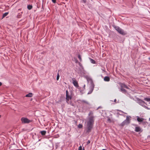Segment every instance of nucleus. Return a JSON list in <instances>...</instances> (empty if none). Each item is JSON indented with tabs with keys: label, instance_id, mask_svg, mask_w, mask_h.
I'll use <instances>...</instances> for the list:
<instances>
[{
	"label": "nucleus",
	"instance_id": "obj_1",
	"mask_svg": "<svg viewBox=\"0 0 150 150\" xmlns=\"http://www.w3.org/2000/svg\"><path fill=\"white\" fill-rule=\"evenodd\" d=\"M88 117L87 121L86 133H89L93 128L95 121V116L92 111H90L88 114Z\"/></svg>",
	"mask_w": 150,
	"mask_h": 150
},
{
	"label": "nucleus",
	"instance_id": "obj_2",
	"mask_svg": "<svg viewBox=\"0 0 150 150\" xmlns=\"http://www.w3.org/2000/svg\"><path fill=\"white\" fill-rule=\"evenodd\" d=\"M113 27L119 34L121 35H125L127 34V33L126 31H124L123 30L120 28V27L115 25H113Z\"/></svg>",
	"mask_w": 150,
	"mask_h": 150
},
{
	"label": "nucleus",
	"instance_id": "obj_3",
	"mask_svg": "<svg viewBox=\"0 0 150 150\" xmlns=\"http://www.w3.org/2000/svg\"><path fill=\"white\" fill-rule=\"evenodd\" d=\"M130 120L128 116H127L126 119L119 125V126L123 127L125 125H127L130 123Z\"/></svg>",
	"mask_w": 150,
	"mask_h": 150
},
{
	"label": "nucleus",
	"instance_id": "obj_4",
	"mask_svg": "<svg viewBox=\"0 0 150 150\" xmlns=\"http://www.w3.org/2000/svg\"><path fill=\"white\" fill-rule=\"evenodd\" d=\"M21 123L23 124H28L32 122L31 120H29L26 117H22L21 119Z\"/></svg>",
	"mask_w": 150,
	"mask_h": 150
},
{
	"label": "nucleus",
	"instance_id": "obj_5",
	"mask_svg": "<svg viewBox=\"0 0 150 150\" xmlns=\"http://www.w3.org/2000/svg\"><path fill=\"white\" fill-rule=\"evenodd\" d=\"M79 101L80 102L81 105L82 106V109H86L85 106H84V104H86L89 105H90V103L87 101L84 100H79Z\"/></svg>",
	"mask_w": 150,
	"mask_h": 150
},
{
	"label": "nucleus",
	"instance_id": "obj_6",
	"mask_svg": "<svg viewBox=\"0 0 150 150\" xmlns=\"http://www.w3.org/2000/svg\"><path fill=\"white\" fill-rule=\"evenodd\" d=\"M137 102L138 104H139V105H140L142 106L143 107V106L144 105V104H145L146 105V103L144 101H143L141 99H140L139 98H137Z\"/></svg>",
	"mask_w": 150,
	"mask_h": 150
},
{
	"label": "nucleus",
	"instance_id": "obj_7",
	"mask_svg": "<svg viewBox=\"0 0 150 150\" xmlns=\"http://www.w3.org/2000/svg\"><path fill=\"white\" fill-rule=\"evenodd\" d=\"M66 101L67 103H68V101H69V99H71L72 96H70L69 95V92L68 90L66 91Z\"/></svg>",
	"mask_w": 150,
	"mask_h": 150
},
{
	"label": "nucleus",
	"instance_id": "obj_8",
	"mask_svg": "<svg viewBox=\"0 0 150 150\" xmlns=\"http://www.w3.org/2000/svg\"><path fill=\"white\" fill-rule=\"evenodd\" d=\"M94 87V83L92 82L91 83V86L89 88V91L88 93V94H91L93 92Z\"/></svg>",
	"mask_w": 150,
	"mask_h": 150
},
{
	"label": "nucleus",
	"instance_id": "obj_9",
	"mask_svg": "<svg viewBox=\"0 0 150 150\" xmlns=\"http://www.w3.org/2000/svg\"><path fill=\"white\" fill-rule=\"evenodd\" d=\"M134 131L137 132H142L143 130L140 127L137 126L135 127Z\"/></svg>",
	"mask_w": 150,
	"mask_h": 150
},
{
	"label": "nucleus",
	"instance_id": "obj_10",
	"mask_svg": "<svg viewBox=\"0 0 150 150\" xmlns=\"http://www.w3.org/2000/svg\"><path fill=\"white\" fill-rule=\"evenodd\" d=\"M120 86L121 88H125L127 89H130L127 86L125 85L124 83H121L120 84Z\"/></svg>",
	"mask_w": 150,
	"mask_h": 150
},
{
	"label": "nucleus",
	"instance_id": "obj_11",
	"mask_svg": "<svg viewBox=\"0 0 150 150\" xmlns=\"http://www.w3.org/2000/svg\"><path fill=\"white\" fill-rule=\"evenodd\" d=\"M72 83L73 84L74 86L76 87L77 88L79 87L78 84V83L76 81L73 80L72 82Z\"/></svg>",
	"mask_w": 150,
	"mask_h": 150
},
{
	"label": "nucleus",
	"instance_id": "obj_12",
	"mask_svg": "<svg viewBox=\"0 0 150 150\" xmlns=\"http://www.w3.org/2000/svg\"><path fill=\"white\" fill-rule=\"evenodd\" d=\"M120 91L125 94H126L127 93V91L125 89L122 88H120Z\"/></svg>",
	"mask_w": 150,
	"mask_h": 150
},
{
	"label": "nucleus",
	"instance_id": "obj_13",
	"mask_svg": "<svg viewBox=\"0 0 150 150\" xmlns=\"http://www.w3.org/2000/svg\"><path fill=\"white\" fill-rule=\"evenodd\" d=\"M137 120L139 122H142L143 121L144 119L142 118H140L139 117H137Z\"/></svg>",
	"mask_w": 150,
	"mask_h": 150
},
{
	"label": "nucleus",
	"instance_id": "obj_14",
	"mask_svg": "<svg viewBox=\"0 0 150 150\" xmlns=\"http://www.w3.org/2000/svg\"><path fill=\"white\" fill-rule=\"evenodd\" d=\"M104 80L105 81H109L110 80V78L108 76H106L104 78Z\"/></svg>",
	"mask_w": 150,
	"mask_h": 150
},
{
	"label": "nucleus",
	"instance_id": "obj_15",
	"mask_svg": "<svg viewBox=\"0 0 150 150\" xmlns=\"http://www.w3.org/2000/svg\"><path fill=\"white\" fill-rule=\"evenodd\" d=\"M33 96V94L31 93H30L26 95L25 96L27 97H31Z\"/></svg>",
	"mask_w": 150,
	"mask_h": 150
},
{
	"label": "nucleus",
	"instance_id": "obj_16",
	"mask_svg": "<svg viewBox=\"0 0 150 150\" xmlns=\"http://www.w3.org/2000/svg\"><path fill=\"white\" fill-rule=\"evenodd\" d=\"M40 133L43 136L45 135L46 133V131L45 130H43L40 131Z\"/></svg>",
	"mask_w": 150,
	"mask_h": 150
},
{
	"label": "nucleus",
	"instance_id": "obj_17",
	"mask_svg": "<svg viewBox=\"0 0 150 150\" xmlns=\"http://www.w3.org/2000/svg\"><path fill=\"white\" fill-rule=\"evenodd\" d=\"M77 88L79 89V91H80L81 93H82V94L83 93V91H84L83 89H81V87H79Z\"/></svg>",
	"mask_w": 150,
	"mask_h": 150
},
{
	"label": "nucleus",
	"instance_id": "obj_18",
	"mask_svg": "<svg viewBox=\"0 0 150 150\" xmlns=\"http://www.w3.org/2000/svg\"><path fill=\"white\" fill-rule=\"evenodd\" d=\"M32 8L33 6L32 5H29L27 6V8L29 10L31 9Z\"/></svg>",
	"mask_w": 150,
	"mask_h": 150
},
{
	"label": "nucleus",
	"instance_id": "obj_19",
	"mask_svg": "<svg viewBox=\"0 0 150 150\" xmlns=\"http://www.w3.org/2000/svg\"><path fill=\"white\" fill-rule=\"evenodd\" d=\"M90 59L91 62L93 64H96V62L95 60H94V59H92L91 58H90Z\"/></svg>",
	"mask_w": 150,
	"mask_h": 150
},
{
	"label": "nucleus",
	"instance_id": "obj_20",
	"mask_svg": "<svg viewBox=\"0 0 150 150\" xmlns=\"http://www.w3.org/2000/svg\"><path fill=\"white\" fill-rule=\"evenodd\" d=\"M144 100L147 102H150V98H144Z\"/></svg>",
	"mask_w": 150,
	"mask_h": 150
},
{
	"label": "nucleus",
	"instance_id": "obj_21",
	"mask_svg": "<svg viewBox=\"0 0 150 150\" xmlns=\"http://www.w3.org/2000/svg\"><path fill=\"white\" fill-rule=\"evenodd\" d=\"M8 14V12H6L4 13L3 15V17H4L6 16Z\"/></svg>",
	"mask_w": 150,
	"mask_h": 150
},
{
	"label": "nucleus",
	"instance_id": "obj_22",
	"mask_svg": "<svg viewBox=\"0 0 150 150\" xmlns=\"http://www.w3.org/2000/svg\"><path fill=\"white\" fill-rule=\"evenodd\" d=\"M83 127V125L81 124H79L78 126V127L79 128H81Z\"/></svg>",
	"mask_w": 150,
	"mask_h": 150
},
{
	"label": "nucleus",
	"instance_id": "obj_23",
	"mask_svg": "<svg viewBox=\"0 0 150 150\" xmlns=\"http://www.w3.org/2000/svg\"><path fill=\"white\" fill-rule=\"evenodd\" d=\"M59 73H58L57 75V78H56L57 80V81L59 79Z\"/></svg>",
	"mask_w": 150,
	"mask_h": 150
},
{
	"label": "nucleus",
	"instance_id": "obj_24",
	"mask_svg": "<svg viewBox=\"0 0 150 150\" xmlns=\"http://www.w3.org/2000/svg\"><path fill=\"white\" fill-rule=\"evenodd\" d=\"M78 57L80 61H82V59L81 55L80 54H79L78 56Z\"/></svg>",
	"mask_w": 150,
	"mask_h": 150
},
{
	"label": "nucleus",
	"instance_id": "obj_25",
	"mask_svg": "<svg viewBox=\"0 0 150 150\" xmlns=\"http://www.w3.org/2000/svg\"><path fill=\"white\" fill-rule=\"evenodd\" d=\"M74 61H75L76 63H77L79 62H78V60L76 58H74Z\"/></svg>",
	"mask_w": 150,
	"mask_h": 150
},
{
	"label": "nucleus",
	"instance_id": "obj_26",
	"mask_svg": "<svg viewBox=\"0 0 150 150\" xmlns=\"http://www.w3.org/2000/svg\"><path fill=\"white\" fill-rule=\"evenodd\" d=\"M143 107H144V108H145L147 110H150V108H149L147 106H145V105H144L143 106Z\"/></svg>",
	"mask_w": 150,
	"mask_h": 150
},
{
	"label": "nucleus",
	"instance_id": "obj_27",
	"mask_svg": "<svg viewBox=\"0 0 150 150\" xmlns=\"http://www.w3.org/2000/svg\"><path fill=\"white\" fill-rule=\"evenodd\" d=\"M79 65V66L81 67L82 68H83V66H82V64L80 62H79L78 63Z\"/></svg>",
	"mask_w": 150,
	"mask_h": 150
},
{
	"label": "nucleus",
	"instance_id": "obj_28",
	"mask_svg": "<svg viewBox=\"0 0 150 150\" xmlns=\"http://www.w3.org/2000/svg\"><path fill=\"white\" fill-rule=\"evenodd\" d=\"M78 150H82V147L81 146H79Z\"/></svg>",
	"mask_w": 150,
	"mask_h": 150
},
{
	"label": "nucleus",
	"instance_id": "obj_29",
	"mask_svg": "<svg viewBox=\"0 0 150 150\" xmlns=\"http://www.w3.org/2000/svg\"><path fill=\"white\" fill-rule=\"evenodd\" d=\"M128 94V96H129V97L131 99H133L134 98L132 97L131 96V95L130 94H129L128 93H127Z\"/></svg>",
	"mask_w": 150,
	"mask_h": 150
},
{
	"label": "nucleus",
	"instance_id": "obj_30",
	"mask_svg": "<svg viewBox=\"0 0 150 150\" xmlns=\"http://www.w3.org/2000/svg\"><path fill=\"white\" fill-rule=\"evenodd\" d=\"M90 143V141L89 140H88L86 143L87 145L89 144Z\"/></svg>",
	"mask_w": 150,
	"mask_h": 150
},
{
	"label": "nucleus",
	"instance_id": "obj_31",
	"mask_svg": "<svg viewBox=\"0 0 150 150\" xmlns=\"http://www.w3.org/2000/svg\"><path fill=\"white\" fill-rule=\"evenodd\" d=\"M56 0H52V2L54 4L56 2Z\"/></svg>",
	"mask_w": 150,
	"mask_h": 150
},
{
	"label": "nucleus",
	"instance_id": "obj_32",
	"mask_svg": "<svg viewBox=\"0 0 150 150\" xmlns=\"http://www.w3.org/2000/svg\"><path fill=\"white\" fill-rule=\"evenodd\" d=\"M108 121L109 122H111V120L110 118H109L108 119Z\"/></svg>",
	"mask_w": 150,
	"mask_h": 150
},
{
	"label": "nucleus",
	"instance_id": "obj_33",
	"mask_svg": "<svg viewBox=\"0 0 150 150\" xmlns=\"http://www.w3.org/2000/svg\"><path fill=\"white\" fill-rule=\"evenodd\" d=\"M83 1V2L84 3H86V0H82Z\"/></svg>",
	"mask_w": 150,
	"mask_h": 150
},
{
	"label": "nucleus",
	"instance_id": "obj_34",
	"mask_svg": "<svg viewBox=\"0 0 150 150\" xmlns=\"http://www.w3.org/2000/svg\"><path fill=\"white\" fill-rule=\"evenodd\" d=\"M85 85H84L83 86V90H84L85 89Z\"/></svg>",
	"mask_w": 150,
	"mask_h": 150
},
{
	"label": "nucleus",
	"instance_id": "obj_35",
	"mask_svg": "<svg viewBox=\"0 0 150 150\" xmlns=\"http://www.w3.org/2000/svg\"><path fill=\"white\" fill-rule=\"evenodd\" d=\"M116 100H117L116 99H114V102H115V103H116Z\"/></svg>",
	"mask_w": 150,
	"mask_h": 150
},
{
	"label": "nucleus",
	"instance_id": "obj_36",
	"mask_svg": "<svg viewBox=\"0 0 150 150\" xmlns=\"http://www.w3.org/2000/svg\"><path fill=\"white\" fill-rule=\"evenodd\" d=\"M101 108V106H99V107L97 109V110H98V109L99 108Z\"/></svg>",
	"mask_w": 150,
	"mask_h": 150
},
{
	"label": "nucleus",
	"instance_id": "obj_37",
	"mask_svg": "<svg viewBox=\"0 0 150 150\" xmlns=\"http://www.w3.org/2000/svg\"><path fill=\"white\" fill-rule=\"evenodd\" d=\"M2 83L0 82V86H1L2 85Z\"/></svg>",
	"mask_w": 150,
	"mask_h": 150
},
{
	"label": "nucleus",
	"instance_id": "obj_38",
	"mask_svg": "<svg viewBox=\"0 0 150 150\" xmlns=\"http://www.w3.org/2000/svg\"><path fill=\"white\" fill-rule=\"evenodd\" d=\"M120 112H122V113H123V112L121 111V110H119Z\"/></svg>",
	"mask_w": 150,
	"mask_h": 150
},
{
	"label": "nucleus",
	"instance_id": "obj_39",
	"mask_svg": "<svg viewBox=\"0 0 150 150\" xmlns=\"http://www.w3.org/2000/svg\"><path fill=\"white\" fill-rule=\"evenodd\" d=\"M82 150H85V149H84V147H83V149H82Z\"/></svg>",
	"mask_w": 150,
	"mask_h": 150
},
{
	"label": "nucleus",
	"instance_id": "obj_40",
	"mask_svg": "<svg viewBox=\"0 0 150 150\" xmlns=\"http://www.w3.org/2000/svg\"><path fill=\"white\" fill-rule=\"evenodd\" d=\"M42 8L43 9V5H42Z\"/></svg>",
	"mask_w": 150,
	"mask_h": 150
},
{
	"label": "nucleus",
	"instance_id": "obj_41",
	"mask_svg": "<svg viewBox=\"0 0 150 150\" xmlns=\"http://www.w3.org/2000/svg\"><path fill=\"white\" fill-rule=\"evenodd\" d=\"M148 59L149 60H150V57H149Z\"/></svg>",
	"mask_w": 150,
	"mask_h": 150
},
{
	"label": "nucleus",
	"instance_id": "obj_42",
	"mask_svg": "<svg viewBox=\"0 0 150 150\" xmlns=\"http://www.w3.org/2000/svg\"><path fill=\"white\" fill-rule=\"evenodd\" d=\"M148 137L150 138V135L149 136H148Z\"/></svg>",
	"mask_w": 150,
	"mask_h": 150
},
{
	"label": "nucleus",
	"instance_id": "obj_43",
	"mask_svg": "<svg viewBox=\"0 0 150 150\" xmlns=\"http://www.w3.org/2000/svg\"><path fill=\"white\" fill-rule=\"evenodd\" d=\"M102 150H106V149H103Z\"/></svg>",
	"mask_w": 150,
	"mask_h": 150
},
{
	"label": "nucleus",
	"instance_id": "obj_44",
	"mask_svg": "<svg viewBox=\"0 0 150 150\" xmlns=\"http://www.w3.org/2000/svg\"><path fill=\"white\" fill-rule=\"evenodd\" d=\"M103 71L104 72H105V71L104 70H103Z\"/></svg>",
	"mask_w": 150,
	"mask_h": 150
},
{
	"label": "nucleus",
	"instance_id": "obj_45",
	"mask_svg": "<svg viewBox=\"0 0 150 150\" xmlns=\"http://www.w3.org/2000/svg\"><path fill=\"white\" fill-rule=\"evenodd\" d=\"M1 117V115H0V118Z\"/></svg>",
	"mask_w": 150,
	"mask_h": 150
},
{
	"label": "nucleus",
	"instance_id": "obj_46",
	"mask_svg": "<svg viewBox=\"0 0 150 150\" xmlns=\"http://www.w3.org/2000/svg\"><path fill=\"white\" fill-rule=\"evenodd\" d=\"M149 103L150 104V102Z\"/></svg>",
	"mask_w": 150,
	"mask_h": 150
}]
</instances>
